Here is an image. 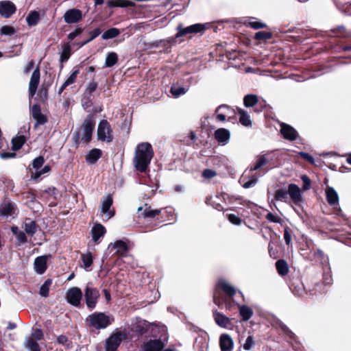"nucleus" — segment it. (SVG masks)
I'll use <instances>...</instances> for the list:
<instances>
[{"label":"nucleus","instance_id":"obj_1","mask_svg":"<svg viewBox=\"0 0 351 351\" xmlns=\"http://www.w3.org/2000/svg\"><path fill=\"white\" fill-rule=\"evenodd\" d=\"M138 213L139 218L142 217L149 221L147 228L149 230H152L158 226H161L160 223L169 220V217H173V211L172 208L166 207L160 209H152L151 206H146L144 209L143 207H139L138 208Z\"/></svg>","mask_w":351,"mask_h":351},{"label":"nucleus","instance_id":"obj_2","mask_svg":"<svg viewBox=\"0 0 351 351\" xmlns=\"http://www.w3.org/2000/svg\"><path fill=\"white\" fill-rule=\"evenodd\" d=\"M154 155V150L149 143L143 142L138 144L134 158L136 169L141 173H146Z\"/></svg>","mask_w":351,"mask_h":351},{"label":"nucleus","instance_id":"obj_3","mask_svg":"<svg viewBox=\"0 0 351 351\" xmlns=\"http://www.w3.org/2000/svg\"><path fill=\"white\" fill-rule=\"evenodd\" d=\"M95 123L94 115L88 114L80 127L73 133V141L76 147L81 143H88L91 141Z\"/></svg>","mask_w":351,"mask_h":351},{"label":"nucleus","instance_id":"obj_4","mask_svg":"<svg viewBox=\"0 0 351 351\" xmlns=\"http://www.w3.org/2000/svg\"><path fill=\"white\" fill-rule=\"evenodd\" d=\"M237 293L236 289L223 279H219L215 287L213 300L218 306L224 302L223 298H232Z\"/></svg>","mask_w":351,"mask_h":351},{"label":"nucleus","instance_id":"obj_5","mask_svg":"<svg viewBox=\"0 0 351 351\" xmlns=\"http://www.w3.org/2000/svg\"><path fill=\"white\" fill-rule=\"evenodd\" d=\"M97 140L110 143L113 141V131L110 123L106 119H101L97 127Z\"/></svg>","mask_w":351,"mask_h":351},{"label":"nucleus","instance_id":"obj_6","mask_svg":"<svg viewBox=\"0 0 351 351\" xmlns=\"http://www.w3.org/2000/svg\"><path fill=\"white\" fill-rule=\"evenodd\" d=\"M87 322L90 326L98 330L106 328L111 324L109 316L101 312H95L88 315Z\"/></svg>","mask_w":351,"mask_h":351},{"label":"nucleus","instance_id":"obj_7","mask_svg":"<svg viewBox=\"0 0 351 351\" xmlns=\"http://www.w3.org/2000/svg\"><path fill=\"white\" fill-rule=\"evenodd\" d=\"M128 338V334L124 331H117L112 333L106 340V351H117L123 339Z\"/></svg>","mask_w":351,"mask_h":351},{"label":"nucleus","instance_id":"obj_8","mask_svg":"<svg viewBox=\"0 0 351 351\" xmlns=\"http://www.w3.org/2000/svg\"><path fill=\"white\" fill-rule=\"evenodd\" d=\"M100 293L97 288L87 285L84 289V299L86 306L90 310H93L98 302Z\"/></svg>","mask_w":351,"mask_h":351},{"label":"nucleus","instance_id":"obj_9","mask_svg":"<svg viewBox=\"0 0 351 351\" xmlns=\"http://www.w3.org/2000/svg\"><path fill=\"white\" fill-rule=\"evenodd\" d=\"M206 29V25L201 23H196L186 27H184L182 24H179L176 28L177 33L176 38L185 36L187 34L203 33Z\"/></svg>","mask_w":351,"mask_h":351},{"label":"nucleus","instance_id":"obj_10","mask_svg":"<svg viewBox=\"0 0 351 351\" xmlns=\"http://www.w3.org/2000/svg\"><path fill=\"white\" fill-rule=\"evenodd\" d=\"M31 115L35 120L34 128L36 129L40 125H43L48 122L47 115L43 114L40 104H34L31 108Z\"/></svg>","mask_w":351,"mask_h":351},{"label":"nucleus","instance_id":"obj_11","mask_svg":"<svg viewBox=\"0 0 351 351\" xmlns=\"http://www.w3.org/2000/svg\"><path fill=\"white\" fill-rule=\"evenodd\" d=\"M287 191L293 204L297 207H301L304 199L300 188L295 184H289Z\"/></svg>","mask_w":351,"mask_h":351},{"label":"nucleus","instance_id":"obj_12","mask_svg":"<svg viewBox=\"0 0 351 351\" xmlns=\"http://www.w3.org/2000/svg\"><path fill=\"white\" fill-rule=\"evenodd\" d=\"M82 298V292L79 287L70 288L66 295V301L74 306H79Z\"/></svg>","mask_w":351,"mask_h":351},{"label":"nucleus","instance_id":"obj_13","mask_svg":"<svg viewBox=\"0 0 351 351\" xmlns=\"http://www.w3.org/2000/svg\"><path fill=\"white\" fill-rule=\"evenodd\" d=\"M213 314L215 322L219 326L229 330L234 328V324L232 322V319L229 318L217 310L213 311Z\"/></svg>","mask_w":351,"mask_h":351},{"label":"nucleus","instance_id":"obj_14","mask_svg":"<svg viewBox=\"0 0 351 351\" xmlns=\"http://www.w3.org/2000/svg\"><path fill=\"white\" fill-rule=\"evenodd\" d=\"M82 10L77 8L69 9L63 16L64 22L68 24L77 23L82 20Z\"/></svg>","mask_w":351,"mask_h":351},{"label":"nucleus","instance_id":"obj_15","mask_svg":"<svg viewBox=\"0 0 351 351\" xmlns=\"http://www.w3.org/2000/svg\"><path fill=\"white\" fill-rule=\"evenodd\" d=\"M280 132L282 137L289 141H294L300 137L298 131L293 127L285 123L280 124Z\"/></svg>","mask_w":351,"mask_h":351},{"label":"nucleus","instance_id":"obj_16","mask_svg":"<svg viewBox=\"0 0 351 351\" xmlns=\"http://www.w3.org/2000/svg\"><path fill=\"white\" fill-rule=\"evenodd\" d=\"M17 206L12 201L4 199L0 204V217H9L16 214Z\"/></svg>","mask_w":351,"mask_h":351},{"label":"nucleus","instance_id":"obj_17","mask_svg":"<svg viewBox=\"0 0 351 351\" xmlns=\"http://www.w3.org/2000/svg\"><path fill=\"white\" fill-rule=\"evenodd\" d=\"M112 204L113 198L112 194H108L101 201V212L103 214L106 215L108 217V219L112 218L115 215L114 208H112V209H110Z\"/></svg>","mask_w":351,"mask_h":351},{"label":"nucleus","instance_id":"obj_18","mask_svg":"<svg viewBox=\"0 0 351 351\" xmlns=\"http://www.w3.org/2000/svg\"><path fill=\"white\" fill-rule=\"evenodd\" d=\"M165 343L161 339H149L142 346L143 351H162Z\"/></svg>","mask_w":351,"mask_h":351},{"label":"nucleus","instance_id":"obj_19","mask_svg":"<svg viewBox=\"0 0 351 351\" xmlns=\"http://www.w3.org/2000/svg\"><path fill=\"white\" fill-rule=\"evenodd\" d=\"M51 255H43L36 257L34 261V269L38 274H43L47 269V261Z\"/></svg>","mask_w":351,"mask_h":351},{"label":"nucleus","instance_id":"obj_20","mask_svg":"<svg viewBox=\"0 0 351 351\" xmlns=\"http://www.w3.org/2000/svg\"><path fill=\"white\" fill-rule=\"evenodd\" d=\"M40 77V71L39 66H37L33 71L32 75L29 84V95L30 97H33L37 90Z\"/></svg>","mask_w":351,"mask_h":351},{"label":"nucleus","instance_id":"obj_21","mask_svg":"<svg viewBox=\"0 0 351 351\" xmlns=\"http://www.w3.org/2000/svg\"><path fill=\"white\" fill-rule=\"evenodd\" d=\"M16 11L15 5L10 1L0 2V14L5 18H10Z\"/></svg>","mask_w":351,"mask_h":351},{"label":"nucleus","instance_id":"obj_22","mask_svg":"<svg viewBox=\"0 0 351 351\" xmlns=\"http://www.w3.org/2000/svg\"><path fill=\"white\" fill-rule=\"evenodd\" d=\"M289 287L292 293L297 296H301L305 292L304 286L299 278L291 280Z\"/></svg>","mask_w":351,"mask_h":351},{"label":"nucleus","instance_id":"obj_23","mask_svg":"<svg viewBox=\"0 0 351 351\" xmlns=\"http://www.w3.org/2000/svg\"><path fill=\"white\" fill-rule=\"evenodd\" d=\"M106 233V228L101 223H96L91 229L92 239L95 243H98L100 238Z\"/></svg>","mask_w":351,"mask_h":351},{"label":"nucleus","instance_id":"obj_24","mask_svg":"<svg viewBox=\"0 0 351 351\" xmlns=\"http://www.w3.org/2000/svg\"><path fill=\"white\" fill-rule=\"evenodd\" d=\"M232 112V110L229 106L226 105H221L215 110V113L217 114L216 119L217 121L223 122L226 120V117L228 116V119L232 118L230 116V113Z\"/></svg>","mask_w":351,"mask_h":351},{"label":"nucleus","instance_id":"obj_25","mask_svg":"<svg viewBox=\"0 0 351 351\" xmlns=\"http://www.w3.org/2000/svg\"><path fill=\"white\" fill-rule=\"evenodd\" d=\"M214 136L218 143L225 145L228 142L230 134V132L225 128H219L215 130Z\"/></svg>","mask_w":351,"mask_h":351},{"label":"nucleus","instance_id":"obj_26","mask_svg":"<svg viewBox=\"0 0 351 351\" xmlns=\"http://www.w3.org/2000/svg\"><path fill=\"white\" fill-rule=\"evenodd\" d=\"M110 245L109 246V248ZM111 250H115L114 254L118 255L119 256H124L128 252V247L127 244L121 241H117L114 245L111 247Z\"/></svg>","mask_w":351,"mask_h":351},{"label":"nucleus","instance_id":"obj_27","mask_svg":"<svg viewBox=\"0 0 351 351\" xmlns=\"http://www.w3.org/2000/svg\"><path fill=\"white\" fill-rule=\"evenodd\" d=\"M326 201L330 206H335L339 204V195L337 191L331 186H327L326 189Z\"/></svg>","mask_w":351,"mask_h":351},{"label":"nucleus","instance_id":"obj_28","mask_svg":"<svg viewBox=\"0 0 351 351\" xmlns=\"http://www.w3.org/2000/svg\"><path fill=\"white\" fill-rule=\"evenodd\" d=\"M102 156V151L100 149L93 148L90 149L86 155V161L90 164H95Z\"/></svg>","mask_w":351,"mask_h":351},{"label":"nucleus","instance_id":"obj_29","mask_svg":"<svg viewBox=\"0 0 351 351\" xmlns=\"http://www.w3.org/2000/svg\"><path fill=\"white\" fill-rule=\"evenodd\" d=\"M219 345L221 351H230L233 348V341L227 334H222L219 338Z\"/></svg>","mask_w":351,"mask_h":351},{"label":"nucleus","instance_id":"obj_30","mask_svg":"<svg viewBox=\"0 0 351 351\" xmlns=\"http://www.w3.org/2000/svg\"><path fill=\"white\" fill-rule=\"evenodd\" d=\"M38 227V226L35 221L26 218L24 222V228L27 234L33 236L36 232Z\"/></svg>","mask_w":351,"mask_h":351},{"label":"nucleus","instance_id":"obj_31","mask_svg":"<svg viewBox=\"0 0 351 351\" xmlns=\"http://www.w3.org/2000/svg\"><path fill=\"white\" fill-rule=\"evenodd\" d=\"M27 138L24 135L16 136L12 139V149L14 152L19 150L26 143Z\"/></svg>","mask_w":351,"mask_h":351},{"label":"nucleus","instance_id":"obj_32","mask_svg":"<svg viewBox=\"0 0 351 351\" xmlns=\"http://www.w3.org/2000/svg\"><path fill=\"white\" fill-rule=\"evenodd\" d=\"M276 268L278 274L281 276H286L289 272V265L284 259H279L276 262Z\"/></svg>","mask_w":351,"mask_h":351},{"label":"nucleus","instance_id":"obj_33","mask_svg":"<svg viewBox=\"0 0 351 351\" xmlns=\"http://www.w3.org/2000/svg\"><path fill=\"white\" fill-rule=\"evenodd\" d=\"M40 19V14L38 11H31L26 17V22L29 27L36 25Z\"/></svg>","mask_w":351,"mask_h":351},{"label":"nucleus","instance_id":"obj_34","mask_svg":"<svg viewBox=\"0 0 351 351\" xmlns=\"http://www.w3.org/2000/svg\"><path fill=\"white\" fill-rule=\"evenodd\" d=\"M239 309V314L242 317V319L243 321H247L249 320L252 316L253 315V311L251 308L246 305H241L237 304Z\"/></svg>","mask_w":351,"mask_h":351},{"label":"nucleus","instance_id":"obj_35","mask_svg":"<svg viewBox=\"0 0 351 351\" xmlns=\"http://www.w3.org/2000/svg\"><path fill=\"white\" fill-rule=\"evenodd\" d=\"M239 115V122L244 126H250L252 124L250 115L248 113L241 108L237 109Z\"/></svg>","mask_w":351,"mask_h":351},{"label":"nucleus","instance_id":"obj_36","mask_svg":"<svg viewBox=\"0 0 351 351\" xmlns=\"http://www.w3.org/2000/svg\"><path fill=\"white\" fill-rule=\"evenodd\" d=\"M258 102V97L256 95H247L243 98V104L246 108L254 107Z\"/></svg>","mask_w":351,"mask_h":351},{"label":"nucleus","instance_id":"obj_37","mask_svg":"<svg viewBox=\"0 0 351 351\" xmlns=\"http://www.w3.org/2000/svg\"><path fill=\"white\" fill-rule=\"evenodd\" d=\"M274 199L276 201L287 202L288 199V191L285 188H280L275 191Z\"/></svg>","mask_w":351,"mask_h":351},{"label":"nucleus","instance_id":"obj_38","mask_svg":"<svg viewBox=\"0 0 351 351\" xmlns=\"http://www.w3.org/2000/svg\"><path fill=\"white\" fill-rule=\"evenodd\" d=\"M324 258V254L320 249H317L314 250L313 249L311 250L309 256H306L305 258L308 261H313L314 260L322 261Z\"/></svg>","mask_w":351,"mask_h":351},{"label":"nucleus","instance_id":"obj_39","mask_svg":"<svg viewBox=\"0 0 351 351\" xmlns=\"http://www.w3.org/2000/svg\"><path fill=\"white\" fill-rule=\"evenodd\" d=\"M120 34L119 29L115 27H111L104 32L101 36L102 39L108 40L117 37Z\"/></svg>","mask_w":351,"mask_h":351},{"label":"nucleus","instance_id":"obj_40","mask_svg":"<svg viewBox=\"0 0 351 351\" xmlns=\"http://www.w3.org/2000/svg\"><path fill=\"white\" fill-rule=\"evenodd\" d=\"M118 62V56L115 52H110L108 53L106 61L105 67H112Z\"/></svg>","mask_w":351,"mask_h":351},{"label":"nucleus","instance_id":"obj_41","mask_svg":"<svg viewBox=\"0 0 351 351\" xmlns=\"http://www.w3.org/2000/svg\"><path fill=\"white\" fill-rule=\"evenodd\" d=\"M267 163L268 160L265 158V156L264 155L260 156L257 160L250 167V171H256Z\"/></svg>","mask_w":351,"mask_h":351},{"label":"nucleus","instance_id":"obj_42","mask_svg":"<svg viewBox=\"0 0 351 351\" xmlns=\"http://www.w3.org/2000/svg\"><path fill=\"white\" fill-rule=\"evenodd\" d=\"M52 284V280L51 278L47 279L45 282L40 287L39 293L41 296L47 298L49 293V287Z\"/></svg>","mask_w":351,"mask_h":351},{"label":"nucleus","instance_id":"obj_43","mask_svg":"<svg viewBox=\"0 0 351 351\" xmlns=\"http://www.w3.org/2000/svg\"><path fill=\"white\" fill-rule=\"evenodd\" d=\"M71 47L69 43L64 44L62 47V52L60 55V62H66L71 56Z\"/></svg>","mask_w":351,"mask_h":351},{"label":"nucleus","instance_id":"obj_44","mask_svg":"<svg viewBox=\"0 0 351 351\" xmlns=\"http://www.w3.org/2000/svg\"><path fill=\"white\" fill-rule=\"evenodd\" d=\"M98 84L97 82L93 80L88 84L85 89L84 95L89 98H91L93 93L97 90Z\"/></svg>","mask_w":351,"mask_h":351},{"label":"nucleus","instance_id":"obj_45","mask_svg":"<svg viewBox=\"0 0 351 351\" xmlns=\"http://www.w3.org/2000/svg\"><path fill=\"white\" fill-rule=\"evenodd\" d=\"M82 261L83 262L85 269H88L91 267L93 262V257L92 253L88 252L86 254H82Z\"/></svg>","mask_w":351,"mask_h":351},{"label":"nucleus","instance_id":"obj_46","mask_svg":"<svg viewBox=\"0 0 351 351\" xmlns=\"http://www.w3.org/2000/svg\"><path fill=\"white\" fill-rule=\"evenodd\" d=\"M25 347L29 351H40L39 344L32 337L27 339Z\"/></svg>","mask_w":351,"mask_h":351},{"label":"nucleus","instance_id":"obj_47","mask_svg":"<svg viewBox=\"0 0 351 351\" xmlns=\"http://www.w3.org/2000/svg\"><path fill=\"white\" fill-rule=\"evenodd\" d=\"M273 34L270 32H258L255 33L254 38L257 40H269L272 38Z\"/></svg>","mask_w":351,"mask_h":351},{"label":"nucleus","instance_id":"obj_48","mask_svg":"<svg viewBox=\"0 0 351 351\" xmlns=\"http://www.w3.org/2000/svg\"><path fill=\"white\" fill-rule=\"evenodd\" d=\"M205 203L208 206H211L212 207H213L215 209H216L217 210L221 211V210H223V206L220 203L216 202V201H215L213 199V197L210 195L207 196L206 197Z\"/></svg>","mask_w":351,"mask_h":351},{"label":"nucleus","instance_id":"obj_49","mask_svg":"<svg viewBox=\"0 0 351 351\" xmlns=\"http://www.w3.org/2000/svg\"><path fill=\"white\" fill-rule=\"evenodd\" d=\"M58 193L59 191L56 187H48L47 189L43 191L41 196L44 197L45 195H47L48 196L52 197L55 200H56Z\"/></svg>","mask_w":351,"mask_h":351},{"label":"nucleus","instance_id":"obj_50","mask_svg":"<svg viewBox=\"0 0 351 351\" xmlns=\"http://www.w3.org/2000/svg\"><path fill=\"white\" fill-rule=\"evenodd\" d=\"M134 331L138 336H143L147 332L148 328L145 323H140L135 326Z\"/></svg>","mask_w":351,"mask_h":351},{"label":"nucleus","instance_id":"obj_51","mask_svg":"<svg viewBox=\"0 0 351 351\" xmlns=\"http://www.w3.org/2000/svg\"><path fill=\"white\" fill-rule=\"evenodd\" d=\"M16 33L14 27L10 25H3L0 29V34L4 36H12Z\"/></svg>","mask_w":351,"mask_h":351},{"label":"nucleus","instance_id":"obj_52","mask_svg":"<svg viewBox=\"0 0 351 351\" xmlns=\"http://www.w3.org/2000/svg\"><path fill=\"white\" fill-rule=\"evenodd\" d=\"M84 30L82 27H77L73 32L67 35V39L69 41L73 40L76 37L80 36Z\"/></svg>","mask_w":351,"mask_h":351},{"label":"nucleus","instance_id":"obj_53","mask_svg":"<svg viewBox=\"0 0 351 351\" xmlns=\"http://www.w3.org/2000/svg\"><path fill=\"white\" fill-rule=\"evenodd\" d=\"M101 32L102 30L100 27H97L93 30L88 31V37L86 38L88 39V41L91 42L92 40H93L95 38H96L101 34Z\"/></svg>","mask_w":351,"mask_h":351},{"label":"nucleus","instance_id":"obj_54","mask_svg":"<svg viewBox=\"0 0 351 351\" xmlns=\"http://www.w3.org/2000/svg\"><path fill=\"white\" fill-rule=\"evenodd\" d=\"M223 300H224V302H223V303L220 305V306H219V308H222L223 306L224 305L225 306V308L227 310H232V307L234 306V305H237L238 304H235V302L232 298H223Z\"/></svg>","mask_w":351,"mask_h":351},{"label":"nucleus","instance_id":"obj_55","mask_svg":"<svg viewBox=\"0 0 351 351\" xmlns=\"http://www.w3.org/2000/svg\"><path fill=\"white\" fill-rule=\"evenodd\" d=\"M284 239L285 243L289 246L292 245L291 241V230L289 226H286L284 228Z\"/></svg>","mask_w":351,"mask_h":351},{"label":"nucleus","instance_id":"obj_56","mask_svg":"<svg viewBox=\"0 0 351 351\" xmlns=\"http://www.w3.org/2000/svg\"><path fill=\"white\" fill-rule=\"evenodd\" d=\"M247 26L250 27L254 29H258L267 27V25L261 21H249L245 23Z\"/></svg>","mask_w":351,"mask_h":351},{"label":"nucleus","instance_id":"obj_57","mask_svg":"<svg viewBox=\"0 0 351 351\" xmlns=\"http://www.w3.org/2000/svg\"><path fill=\"white\" fill-rule=\"evenodd\" d=\"M301 180L303 182L302 190L307 191L311 187V180L306 175H302L301 176Z\"/></svg>","mask_w":351,"mask_h":351},{"label":"nucleus","instance_id":"obj_58","mask_svg":"<svg viewBox=\"0 0 351 351\" xmlns=\"http://www.w3.org/2000/svg\"><path fill=\"white\" fill-rule=\"evenodd\" d=\"M44 162V157L43 156H39L33 160L32 167L34 169L38 170L43 165Z\"/></svg>","mask_w":351,"mask_h":351},{"label":"nucleus","instance_id":"obj_59","mask_svg":"<svg viewBox=\"0 0 351 351\" xmlns=\"http://www.w3.org/2000/svg\"><path fill=\"white\" fill-rule=\"evenodd\" d=\"M80 73L79 69L74 70L69 77L65 80V82L69 86L74 84Z\"/></svg>","mask_w":351,"mask_h":351},{"label":"nucleus","instance_id":"obj_60","mask_svg":"<svg viewBox=\"0 0 351 351\" xmlns=\"http://www.w3.org/2000/svg\"><path fill=\"white\" fill-rule=\"evenodd\" d=\"M257 176L252 175L247 181L243 182V187H244L245 189L250 188L257 182Z\"/></svg>","mask_w":351,"mask_h":351},{"label":"nucleus","instance_id":"obj_61","mask_svg":"<svg viewBox=\"0 0 351 351\" xmlns=\"http://www.w3.org/2000/svg\"><path fill=\"white\" fill-rule=\"evenodd\" d=\"M274 243L270 241L268 245V252L270 257L274 259H276L278 257V251L276 248L273 246Z\"/></svg>","mask_w":351,"mask_h":351},{"label":"nucleus","instance_id":"obj_62","mask_svg":"<svg viewBox=\"0 0 351 351\" xmlns=\"http://www.w3.org/2000/svg\"><path fill=\"white\" fill-rule=\"evenodd\" d=\"M216 176L217 172L210 169H205L202 173V176L205 179H211Z\"/></svg>","mask_w":351,"mask_h":351},{"label":"nucleus","instance_id":"obj_63","mask_svg":"<svg viewBox=\"0 0 351 351\" xmlns=\"http://www.w3.org/2000/svg\"><path fill=\"white\" fill-rule=\"evenodd\" d=\"M265 219L270 222L277 223H282V219L279 216L275 215L271 213H268L265 215Z\"/></svg>","mask_w":351,"mask_h":351},{"label":"nucleus","instance_id":"obj_64","mask_svg":"<svg viewBox=\"0 0 351 351\" xmlns=\"http://www.w3.org/2000/svg\"><path fill=\"white\" fill-rule=\"evenodd\" d=\"M227 218L230 223H232V224H234V225L239 226L242 222L241 219L234 214L227 215Z\"/></svg>","mask_w":351,"mask_h":351}]
</instances>
